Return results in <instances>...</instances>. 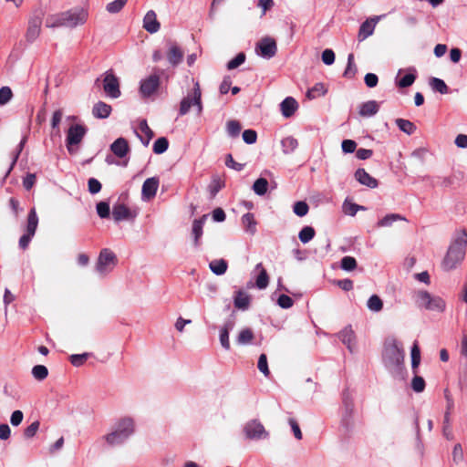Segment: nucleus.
I'll list each match as a JSON object with an SVG mask.
<instances>
[{"label": "nucleus", "instance_id": "1", "mask_svg": "<svg viewBox=\"0 0 467 467\" xmlns=\"http://www.w3.org/2000/svg\"><path fill=\"white\" fill-rule=\"evenodd\" d=\"M405 351L401 344L395 338L387 341L382 351V362L390 374L397 380H405L407 370L404 365Z\"/></svg>", "mask_w": 467, "mask_h": 467}, {"label": "nucleus", "instance_id": "2", "mask_svg": "<svg viewBox=\"0 0 467 467\" xmlns=\"http://www.w3.org/2000/svg\"><path fill=\"white\" fill-rule=\"evenodd\" d=\"M467 248V231H458L453 236L448 250L441 261V268L450 272L456 269L463 262Z\"/></svg>", "mask_w": 467, "mask_h": 467}, {"label": "nucleus", "instance_id": "3", "mask_svg": "<svg viewBox=\"0 0 467 467\" xmlns=\"http://www.w3.org/2000/svg\"><path fill=\"white\" fill-rule=\"evenodd\" d=\"M135 431L134 420L132 418L125 417L120 419L115 426V430L107 434L104 438L110 446H117L124 443Z\"/></svg>", "mask_w": 467, "mask_h": 467}, {"label": "nucleus", "instance_id": "4", "mask_svg": "<svg viewBox=\"0 0 467 467\" xmlns=\"http://www.w3.org/2000/svg\"><path fill=\"white\" fill-rule=\"evenodd\" d=\"M416 306L420 309L443 312L446 308L445 301L439 296H432L426 290H418L413 294Z\"/></svg>", "mask_w": 467, "mask_h": 467}, {"label": "nucleus", "instance_id": "5", "mask_svg": "<svg viewBox=\"0 0 467 467\" xmlns=\"http://www.w3.org/2000/svg\"><path fill=\"white\" fill-rule=\"evenodd\" d=\"M194 106L197 109V114L201 115L202 112V92L199 86V83L196 82L194 84V88L192 89V94H188L184 97L180 103L179 109V116H184L189 111L190 109Z\"/></svg>", "mask_w": 467, "mask_h": 467}, {"label": "nucleus", "instance_id": "6", "mask_svg": "<svg viewBox=\"0 0 467 467\" xmlns=\"http://www.w3.org/2000/svg\"><path fill=\"white\" fill-rule=\"evenodd\" d=\"M353 413H354V399L352 393L348 389L342 391V415L341 426L347 431H350L353 426Z\"/></svg>", "mask_w": 467, "mask_h": 467}, {"label": "nucleus", "instance_id": "7", "mask_svg": "<svg viewBox=\"0 0 467 467\" xmlns=\"http://www.w3.org/2000/svg\"><path fill=\"white\" fill-rule=\"evenodd\" d=\"M88 129L81 124L71 125L68 128L66 138V147L70 154H76L78 152V146L81 143Z\"/></svg>", "mask_w": 467, "mask_h": 467}, {"label": "nucleus", "instance_id": "8", "mask_svg": "<svg viewBox=\"0 0 467 467\" xmlns=\"http://www.w3.org/2000/svg\"><path fill=\"white\" fill-rule=\"evenodd\" d=\"M243 432L245 439L249 441L265 440L269 437V432L256 419L248 420L243 427Z\"/></svg>", "mask_w": 467, "mask_h": 467}, {"label": "nucleus", "instance_id": "9", "mask_svg": "<svg viewBox=\"0 0 467 467\" xmlns=\"http://www.w3.org/2000/svg\"><path fill=\"white\" fill-rule=\"evenodd\" d=\"M118 263L116 254L109 248H103L98 257L96 270L100 275L110 272Z\"/></svg>", "mask_w": 467, "mask_h": 467}, {"label": "nucleus", "instance_id": "10", "mask_svg": "<svg viewBox=\"0 0 467 467\" xmlns=\"http://www.w3.org/2000/svg\"><path fill=\"white\" fill-rule=\"evenodd\" d=\"M65 27L75 28L84 25L88 17V13L82 7H75L64 11Z\"/></svg>", "mask_w": 467, "mask_h": 467}, {"label": "nucleus", "instance_id": "11", "mask_svg": "<svg viewBox=\"0 0 467 467\" xmlns=\"http://www.w3.org/2000/svg\"><path fill=\"white\" fill-rule=\"evenodd\" d=\"M255 52L265 59L274 57L277 52L276 42L273 37L265 36L256 43Z\"/></svg>", "mask_w": 467, "mask_h": 467}, {"label": "nucleus", "instance_id": "12", "mask_svg": "<svg viewBox=\"0 0 467 467\" xmlns=\"http://www.w3.org/2000/svg\"><path fill=\"white\" fill-rule=\"evenodd\" d=\"M103 89L110 99H118L121 95L119 78L113 74L112 70H108L104 74Z\"/></svg>", "mask_w": 467, "mask_h": 467}, {"label": "nucleus", "instance_id": "13", "mask_svg": "<svg viewBox=\"0 0 467 467\" xmlns=\"http://www.w3.org/2000/svg\"><path fill=\"white\" fill-rule=\"evenodd\" d=\"M138 216L136 210H131L124 203L117 202L112 207V217L115 223L121 221L133 222Z\"/></svg>", "mask_w": 467, "mask_h": 467}, {"label": "nucleus", "instance_id": "14", "mask_svg": "<svg viewBox=\"0 0 467 467\" xmlns=\"http://www.w3.org/2000/svg\"><path fill=\"white\" fill-rule=\"evenodd\" d=\"M160 87V77L158 74H151L140 82V92L143 98H150Z\"/></svg>", "mask_w": 467, "mask_h": 467}, {"label": "nucleus", "instance_id": "15", "mask_svg": "<svg viewBox=\"0 0 467 467\" xmlns=\"http://www.w3.org/2000/svg\"><path fill=\"white\" fill-rule=\"evenodd\" d=\"M42 25V14L33 16L28 20V26L26 32V40L27 43H33L40 35Z\"/></svg>", "mask_w": 467, "mask_h": 467}, {"label": "nucleus", "instance_id": "16", "mask_svg": "<svg viewBox=\"0 0 467 467\" xmlns=\"http://www.w3.org/2000/svg\"><path fill=\"white\" fill-rule=\"evenodd\" d=\"M167 45V59L172 67H177L182 61L183 51L176 42L168 41Z\"/></svg>", "mask_w": 467, "mask_h": 467}, {"label": "nucleus", "instance_id": "17", "mask_svg": "<svg viewBox=\"0 0 467 467\" xmlns=\"http://www.w3.org/2000/svg\"><path fill=\"white\" fill-rule=\"evenodd\" d=\"M159 182L158 177H150L144 181L141 189L142 200H150L156 195Z\"/></svg>", "mask_w": 467, "mask_h": 467}, {"label": "nucleus", "instance_id": "18", "mask_svg": "<svg viewBox=\"0 0 467 467\" xmlns=\"http://www.w3.org/2000/svg\"><path fill=\"white\" fill-rule=\"evenodd\" d=\"M354 177L361 185L367 186L370 189H375L379 186L378 180L372 177L363 168L357 169L354 173Z\"/></svg>", "mask_w": 467, "mask_h": 467}, {"label": "nucleus", "instance_id": "19", "mask_svg": "<svg viewBox=\"0 0 467 467\" xmlns=\"http://www.w3.org/2000/svg\"><path fill=\"white\" fill-rule=\"evenodd\" d=\"M143 28L150 34L157 33L161 28V24L157 19L155 11L150 10L143 17Z\"/></svg>", "mask_w": 467, "mask_h": 467}, {"label": "nucleus", "instance_id": "20", "mask_svg": "<svg viewBox=\"0 0 467 467\" xmlns=\"http://www.w3.org/2000/svg\"><path fill=\"white\" fill-rule=\"evenodd\" d=\"M338 337L351 353L354 352L356 345V336L351 326L345 327L338 333Z\"/></svg>", "mask_w": 467, "mask_h": 467}, {"label": "nucleus", "instance_id": "21", "mask_svg": "<svg viewBox=\"0 0 467 467\" xmlns=\"http://www.w3.org/2000/svg\"><path fill=\"white\" fill-rule=\"evenodd\" d=\"M208 218V214H203L199 219H195L192 222V235L193 237L194 246L198 247L200 245V240L203 234V225Z\"/></svg>", "mask_w": 467, "mask_h": 467}, {"label": "nucleus", "instance_id": "22", "mask_svg": "<svg viewBox=\"0 0 467 467\" xmlns=\"http://www.w3.org/2000/svg\"><path fill=\"white\" fill-rule=\"evenodd\" d=\"M385 16H386V15L375 16L374 18L371 19L373 23H369L368 21L363 22L361 24V26H359L358 36V40L359 41H363L367 37L371 36L373 34V32H374L376 23L379 19H381L382 17H385Z\"/></svg>", "mask_w": 467, "mask_h": 467}, {"label": "nucleus", "instance_id": "23", "mask_svg": "<svg viewBox=\"0 0 467 467\" xmlns=\"http://www.w3.org/2000/svg\"><path fill=\"white\" fill-rule=\"evenodd\" d=\"M251 304L250 296L243 290H237L234 296V306L235 308L245 311L249 308Z\"/></svg>", "mask_w": 467, "mask_h": 467}, {"label": "nucleus", "instance_id": "24", "mask_svg": "<svg viewBox=\"0 0 467 467\" xmlns=\"http://www.w3.org/2000/svg\"><path fill=\"white\" fill-rule=\"evenodd\" d=\"M379 102L376 100H368L360 104L358 114L363 118H370L375 116L379 112Z\"/></svg>", "mask_w": 467, "mask_h": 467}, {"label": "nucleus", "instance_id": "25", "mask_svg": "<svg viewBox=\"0 0 467 467\" xmlns=\"http://www.w3.org/2000/svg\"><path fill=\"white\" fill-rule=\"evenodd\" d=\"M298 108L297 101L293 97H286L280 103V109L285 118L292 117Z\"/></svg>", "mask_w": 467, "mask_h": 467}, {"label": "nucleus", "instance_id": "26", "mask_svg": "<svg viewBox=\"0 0 467 467\" xmlns=\"http://www.w3.org/2000/svg\"><path fill=\"white\" fill-rule=\"evenodd\" d=\"M110 150L119 158H123L130 150V147L126 139L118 138L111 145Z\"/></svg>", "mask_w": 467, "mask_h": 467}, {"label": "nucleus", "instance_id": "27", "mask_svg": "<svg viewBox=\"0 0 467 467\" xmlns=\"http://www.w3.org/2000/svg\"><path fill=\"white\" fill-rule=\"evenodd\" d=\"M234 322L227 321L223 324V326L220 329L219 339L221 346L223 349H230V340H229V333L234 328Z\"/></svg>", "mask_w": 467, "mask_h": 467}, {"label": "nucleus", "instance_id": "28", "mask_svg": "<svg viewBox=\"0 0 467 467\" xmlns=\"http://www.w3.org/2000/svg\"><path fill=\"white\" fill-rule=\"evenodd\" d=\"M111 111V106L103 101L95 103L92 108V114L96 119H107Z\"/></svg>", "mask_w": 467, "mask_h": 467}, {"label": "nucleus", "instance_id": "29", "mask_svg": "<svg viewBox=\"0 0 467 467\" xmlns=\"http://www.w3.org/2000/svg\"><path fill=\"white\" fill-rule=\"evenodd\" d=\"M254 270L259 272L255 279V286L260 290L265 289L269 284V275L264 268L263 264L258 263L255 265Z\"/></svg>", "mask_w": 467, "mask_h": 467}, {"label": "nucleus", "instance_id": "30", "mask_svg": "<svg viewBox=\"0 0 467 467\" xmlns=\"http://www.w3.org/2000/svg\"><path fill=\"white\" fill-rule=\"evenodd\" d=\"M139 128L140 130H141V132H143L145 134V137H142L141 135H140L136 130V135L137 137L140 139V140L141 141V143L147 147L150 141V140L153 138L154 136V133L153 131L150 129V127L148 126V123H147V120L146 119H142L140 121V124H139Z\"/></svg>", "mask_w": 467, "mask_h": 467}, {"label": "nucleus", "instance_id": "31", "mask_svg": "<svg viewBox=\"0 0 467 467\" xmlns=\"http://www.w3.org/2000/svg\"><path fill=\"white\" fill-rule=\"evenodd\" d=\"M46 26L49 28L65 27L64 13L48 15L46 18Z\"/></svg>", "mask_w": 467, "mask_h": 467}, {"label": "nucleus", "instance_id": "32", "mask_svg": "<svg viewBox=\"0 0 467 467\" xmlns=\"http://www.w3.org/2000/svg\"><path fill=\"white\" fill-rule=\"evenodd\" d=\"M408 73L397 81V86L404 88L410 87L417 78V70L411 67L408 68Z\"/></svg>", "mask_w": 467, "mask_h": 467}, {"label": "nucleus", "instance_id": "33", "mask_svg": "<svg viewBox=\"0 0 467 467\" xmlns=\"http://www.w3.org/2000/svg\"><path fill=\"white\" fill-rule=\"evenodd\" d=\"M242 223L245 229V232L250 234H254L256 232V221L254 215L252 213H244L242 216Z\"/></svg>", "mask_w": 467, "mask_h": 467}, {"label": "nucleus", "instance_id": "34", "mask_svg": "<svg viewBox=\"0 0 467 467\" xmlns=\"http://www.w3.org/2000/svg\"><path fill=\"white\" fill-rule=\"evenodd\" d=\"M37 225H38V216L36 214V208L33 207L27 214L26 232L29 233L30 234L35 235Z\"/></svg>", "mask_w": 467, "mask_h": 467}, {"label": "nucleus", "instance_id": "35", "mask_svg": "<svg viewBox=\"0 0 467 467\" xmlns=\"http://www.w3.org/2000/svg\"><path fill=\"white\" fill-rule=\"evenodd\" d=\"M209 267L214 275H222L227 271L228 264L224 259H215L210 262Z\"/></svg>", "mask_w": 467, "mask_h": 467}, {"label": "nucleus", "instance_id": "36", "mask_svg": "<svg viewBox=\"0 0 467 467\" xmlns=\"http://www.w3.org/2000/svg\"><path fill=\"white\" fill-rule=\"evenodd\" d=\"M397 221H406V218L399 213H389L385 215L377 223L378 227H389Z\"/></svg>", "mask_w": 467, "mask_h": 467}, {"label": "nucleus", "instance_id": "37", "mask_svg": "<svg viewBox=\"0 0 467 467\" xmlns=\"http://www.w3.org/2000/svg\"><path fill=\"white\" fill-rule=\"evenodd\" d=\"M429 85L431 88L435 92H439L441 94H447L449 92V88L446 83L439 78H431L429 79Z\"/></svg>", "mask_w": 467, "mask_h": 467}, {"label": "nucleus", "instance_id": "38", "mask_svg": "<svg viewBox=\"0 0 467 467\" xmlns=\"http://www.w3.org/2000/svg\"><path fill=\"white\" fill-rule=\"evenodd\" d=\"M282 150L285 154H291L298 146V141L296 138L288 136L281 140Z\"/></svg>", "mask_w": 467, "mask_h": 467}, {"label": "nucleus", "instance_id": "39", "mask_svg": "<svg viewBox=\"0 0 467 467\" xmlns=\"http://www.w3.org/2000/svg\"><path fill=\"white\" fill-rule=\"evenodd\" d=\"M395 123L398 126V128L407 135H412L417 130L416 125L408 119H397L395 120Z\"/></svg>", "mask_w": 467, "mask_h": 467}, {"label": "nucleus", "instance_id": "40", "mask_svg": "<svg viewBox=\"0 0 467 467\" xmlns=\"http://www.w3.org/2000/svg\"><path fill=\"white\" fill-rule=\"evenodd\" d=\"M327 92L325 85L321 82L316 83L311 88H309L306 92V97L309 99H315L321 96H324Z\"/></svg>", "mask_w": 467, "mask_h": 467}, {"label": "nucleus", "instance_id": "41", "mask_svg": "<svg viewBox=\"0 0 467 467\" xmlns=\"http://www.w3.org/2000/svg\"><path fill=\"white\" fill-rule=\"evenodd\" d=\"M268 185V181L260 177L254 181L252 189L256 195L263 196L267 192Z\"/></svg>", "mask_w": 467, "mask_h": 467}, {"label": "nucleus", "instance_id": "42", "mask_svg": "<svg viewBox=\"0 0 467 467\" xmlns=\"http://www.w3.org/2000/svg\"><path fill=\"white\" fill-rule=\"evenodd\" d=\"M254 339V333L251 328L242 329L236 338L238 345L244 346L251 344Z\"/></svg>", "mask_w": 467, "mask_h": 467}, {"label": "nucleus", "instance_id": "43", "mask_svg": "<svg viewBox=\"0 0 467 467\" xmlns=\"http://www.w3.org/2000/svg\"><path fill=\"white\" fill-rule=\"evenodd\" d=\"M358 71L357 66L354 62V55L350 53L348 56V65L343 73V76L348 78H353Z\"/></svg>", "mask_w": 467, "mask_h": 467}, {"label": "nucleus", "instance_id": "44", "mask_svg": "<svg viewBox=\"0 0 467 467\" xmlns=\"http://www.w3.org/2000/svg\"><path fill=\"white\" fill-rule=\"evenodd\" d=\"M410 357H411V368H412L414 374H416L417 373L416 369L420 363V348L417 343H414L411 348Z\"/></svg>", "mask_w": 467, "mask_h": 467}, {"label": "nucleus", "instance_id": "45", "mask_svg": "<svg viewBox=\"0 0 467 467\" xmlns=\"http://www.w3.org/2000/svg\"><path fill=\"white\" fill-rule=\"evenodd\" d=\"M316 234L315 229L312 226H305L298 234V238L303 244L310 242Z\"/></svg>", "mask_w": 467, "mask_h": 467}, {"label": "nucleus", "instance_id": "46", "mask_svg": "<svg viewBox=\"0 0 467 467\" xmlns=\"http://www.w3.org/2000/svg\"><path fill=\"white\" fill-rule=\"evenodd\" d=\"M168 148L169 140L165 137H161L154 141L152 150L155 154H162Z\"/></svg>", "mask_w": 467, "mask_h": 467}, {"label": "nucleus", "instance_id": "47", "mask_svg": "<svg viewBox=\"0 0 467 467\" xmlns=\"http://www.w3.org/2000/svg\"><path fill=\"white\" fill-rule=\"evenodd\" d=\"M96 211L99 218L107 219L110 215L109 202L106 201L99 202L96 204Z\"/></svg>", "mask_w": 467, "mask_h": 467}, {"label": "nucleus", "instance_id": "48", "mask_svg": "<svg viewBox=\"0 0 467 467\" xmlns=\"http://www.w3.org/2000/svg\"><path fill=\"white\" fill-rule=\"evenodd\" d=\"M367 306L370 311L379 312L383 307V302L379 296L372 295L367 302Z\"/></svg>", "mask_w": 467, "mask_h": 467}, {"label": "nucleus", "instance_id": "49", "mask_svg": "<svg viewBox=\"0 0 467 467\" xmlns=\"http://www.w3.org/2000/svg\"><path fill=\"white\" fill-rule=\"evenodd\" d=\"M241 130V124L237 120H229L226 124V130L229 137L237 138Z\"/></svg>", "mask_w": 467, "mask_h": 467}, {"label": "nucleus", "instance_id": "50", "mask_svg": "<svg viewBox=\"0 0 467 467\" xmlns=\"http://www.w3.org/2000/svg\"><path fill=\"white\" fill-rule=\"evenodd\" d=\"M340 268L346 272H351L357 268V261L352 256H344L340 261Z\"/></svg>", "mask_w": 467, "mask_h": 467}, {"label": "nucleus", "instance_id": "51", "mask_svg": "<svg viewBox=\"0 0 467 467\" xmlns=\"http://www.w3.org/2000/svg\"><path fill=\"white\" fill-rule=\"evenodd\" d=\"M91 356V353L85 352L82 354H73L69 357L70 363L74 367H81L87 359Z\"/></svg>", "mask_w": 467, "mask_h": 467}, {"label": "nucleus", "instance_id": "52", "mask_svg": "<svg viewBox=\"0 0 467 467\" xmlns=\"http://www.w3.org/2000/svg\"><path fill=\"white\" fill-rule=\"evenodd\" d=\"M26 141H27V136L25 135V136H23L22 140H20V142L18 143V145L16 147V152L14 154L13 161L11 162L10 167L8 168V170L6 171L5 176H7L11 172V171L13 170V168H14L15 164L16 163L17 159H18L21 151L23 150V148H24L25 144L26 143Z\"/></svg>", "mask_w": 467, "mask_h": 467}, {"label": "nucleus", "instance_id": "53", "mask_svg": "<svg viewBox=\"0 0 467 467\" xmlns=\"http://www.w3.org/2000/svg\"><path fill=\"white\" fill-rule=\"evenodd\" d=\"M32 375L37 380H44L48 375V369L44 365H36L32 368Z\"/></svg>", "mask_w": 467, "mask_h": 467}, {"label": "nucleus", "instance_id": "54", "mask_svg": "<svg viewBox=\"0 0 467 467\" xmlns=\"http://www.w3.org/2000/svg\"><path fill=\"white\" fill-rule=\"evenodd\" d=\"M128 0H114L106 5V10L110 14L119 13L127 4Z\"/></svg>", "mask_w": 467, "mask_h": 467}, {"label": "nucleus", "instance_id": "55", "mask_svg": "<svg viewBox=\"0 0 467 467\" xmlns=\"http://www.w3.org/2000/svg\"><path fill=\"white\" fill-rule=\"evenodd\" d=\"M245 58H246V57H245L244 53H243V52L238 53L233 59H231L227 63V65H226L227 69L233 70V69L238 67L239 66H241L242 64L244 63Z\"/></svg>", "mask_w": 467, "mask_h": 467}, {"label": "nucleus", "instance_id": "56", "mask_svg": "<svg viewBox=\"0 0 467 467\" xmlns=\"http://www.w3.org/2000/svg\"><path fill=\"white\" fill-rule=\"evenodd\" d=\"M309 211L308 204L304 201H298L295 202L293 212L299 217H303L307 214Z\"/></svg>", "mask_w": 467, "mask_h": 467}, {"label": "nucleus", "instance_id": "57", "mask_svg": "<svg viewBox=\"0 0 467 467\" xmlns=\"http://www.w3.org/2000/svg\"><path fill=\"white\" fill-rule=\"evenodd\" d=\"M452 461L455 464H459L463 462L464 455H463V450L461 443H456L453 447L452 452Z\"/></svg>", "mask_w": 467, "mask_h": 467}, {"label": "nucleus", "instance_id": "58", "mask_svg": "<svg viewBox=\"0 0 467 467\" xmlns=\"http://www.w3.org/2000/svg\"><path fill=\"white\" fill-rule=\"evenodd\" d=\"M13 98V92L7 86L0 88V106L7 104Z\"/></svg>", "mask_w": 467, "mask_h": 467}, {"label": "nucleus", "instance_id": "59", "mask_svg": "<svg viewBox=\"0 0 467 467\" xmlns=\"http://www.w3.org/2000/svg\"><path fill=\"white\" fill-rule=\"evenodd\" d=\"M411 389L417 393L422 392L425 389L424 379L415 374L411 380Z\"/></svg>", "mask_w": 467, "mask_h": 467}, {"label": "nucleus", "instance_id": "60", "mask_svg": "<svg viewBox=\"0 0 467 467\" xmlns=\"http://www.w3.org/2000/svg\"><path fill=\"white\" fill-rule=\"evenodd\" d=\"M40 426V422L38 420L33 421L29 426H27L24 431V436L26 439H31L33 438Z\"/></svg>", "mask_w": 467, "mask_h": 467}, {"label": "nucleus", "instance_id": "61", "mask_svg": "<svg viewBox=\"0 0 467 467\" xmlns=\"http://www.w3.org/2000/svg\"><path fill=\"white\" fill-rule=\"evenodd\" d=\"M258 369L265 376L268 377L270 374L267 363V357L265 354H261L257 363Z\"/></svg>", "mask_w": 467, "mask_h": 467}, {"label": "nucleus", "instance_id": "62", "mask_svg": "<svg viewBox=\"0 0 467 467\" xmlns=\"http://www.w3.org/2000/svg\"><path fill=\"white\" fill-rule=\"evenodd\" d=\"M343 211L346 214L355 216L359 211V205L354 202L345 201L343 203Z\"/></svg>", "mask_w": 467, "mask_h": 467}, {"label": "nucleus", "instance_id": "63", "mask_svg": "<svg viewBox=\"0 0 467 467\" xmlns=\"http://www.w3.org/2000/svg\"><path fill=\"white\" fill-rule=\"evenodd\" d=\"M277 305L283 309H288L293 306L294 300L289 296L282 294L277 299Z\"/></svg>", "mask_w": 467, "mask_h": 467}, {"label": "nucleus", "instance_id": "64", "mask_svg": "<svg viewBox=\"0 0 467 467\" xmlns=\"http://www.w3.org/2000/svg\"><path fill=\"white\" fill-rule=\"evenodd\" d=\"M243 140L246 143V144H254L256 142V140H257V133L255 130H245L244 132H243Z\"/></svg>", "mask_w": 467, "mask_h": 467}]
</instances>
